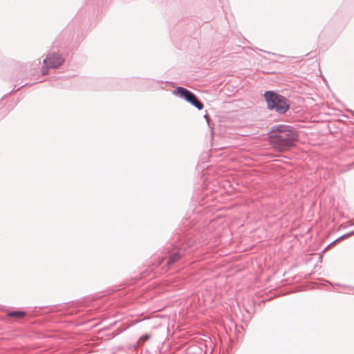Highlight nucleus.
Instances as JSON below:
<instances>
[{
    "label": "nucleus",
    "mask_w": 354,
    "mask_h": 354,
    "mask_svg": "<svg viewBox=\"0 0 354 354\" xmlns=\"http://www.w3.org/2000/svg\"><path fill=\"white\" fill-rule=\"evenodd\" d=\"M189 102L198 110H202L203 109V104L198 100L195 95L189 100Z\"/></svg>",
    "instance_id": "7"
},
{
    "label": "nucleus",
    "mask_w": 354,
    "mask_h": 354,
    "mask_svg": "<svg viewBox=\"0 0 354 354\" xmlns=\"http://www.w3.org/2000/svg\"><path fill=\"white\" fill-rule=\"evenodd\" d=\"M10 317H22L25 315V313L24 311H12L8 313Z\"/></svg>",
    "instance_id": "8"
},
{
    "label": "nucleus",
    "mask_w": 354,
    "mask_h": 354,
    "mask_svg": "<svg viewBox=\"0 0 354 354\" xmlns=\"http://www.w3.org/2000/svg\"><path fill=\"white\" fill-rule=\"evenodd\" d=\"M298 134L290 127L279 124L269 132L270 145L278 151H283L292 146L297 140Z\"/></svg>",
    "instance_id": "1"
},
{
    "label": "nucleus",
    "mask_w": 354,
    "mask_h": 354,
    "mask_svg": "<svg viewBox=\"0 0 354 354\" xmlns=\"http://www.w3.org/2000/svg\"><path fill=\"white\" fill-rule=\"evenodd\" d=\"M173 93L174 95H178L181 98L185 99L188 102L189 100L194 95L192 92L181 86L177 87Z\"/></svg>",
    "instance_id": "6"
},
{
    "label": "nucleus",
    "mask_w": 354,
    "mask_h": 354,
    "mask_svg": "<svg viewBox=\"0 0 354 354\" xmlns=\"http://www.w3.org/2000/svg\"><path fill=\"white\" fill-rule=\"evenodd\" d=\"M183 251L181 248H177L174 252H168V261L167 262V265L168 266H171L175 262L178 261L183 256Z\"/></svg>",
    "instance_id": "4"
},
{
    "label": "nucleus",
    "mask_w": 354,
    "mask_h": 354,
    "mask_svg": "<svg viewBox=\"0 0 354 354\" xmlns=\"http://www.w3.org/2000/svg\"><path fill=\"white\" fill-rule=\"evenodd\" d=\"M63 57L56 53L50 54L44 60V64H48L50 68H58L64 63Z\"/></svg>",
    "instance_id": "3"
},
{
    "label": "nucleus",
    "mask_w": 354,
    "mask_h": 354,
    "mask_svg": "<svg viewBox=\"0 0 354 354\" xmlns=\"http://www.w3.org/2000/svg\"><path fill=\"white\" fill-rule=\"evenodd\" d=\"M151 336L149 334H145L140 337L139 340L137 342V344L145 342L150 339Z\"/></svg>",
    "instance_id": "9"
},
{
    "label": "nucleus",
    "mask_w": 354,
    "mask_h": 354,
    "mask_svg": "<svg viewBox=\"0 0 354 354\" xmlns=\"http://www.w3.org/2000/svg\"><path fill=\"white\" fill-rule=\"evenodd\" d=\"M173 93L174 95H178L181 98L185 99L188 102L189 100L194 95L192 92L181 86L177 87Z\"/></svg>",
    "instance_id": "5"
},
{
    "label": "nucleus",
    "mask_w": 354,
    "mask_h": 354,
    "mask_svg": "<svg viewBox=\"0 0 354 354\" xmlns=\"http://www.w3.org/2000/svg\"><path fill=\"white\" fill-rule=\"evenodd\" d=\"M48 68H50V67L48 64H46V65L44 64V66L42 67V69H41V73L43 75H46L48 73Z\"/></svg>",
    "instance_id": "10"
},
{
    "label": "nucleus",
    "mask_w": 354,
    "mask_h": 354,
    "mask_svg": "<svg viewBox=\"0 0 354 354\" xmlns=\"http://www.w3.org/2000/svg\"><path fill=\"white\" fill-rule=\"evenodd\" d=\"M267 107L282 114L289 109L290 104L283 96L272 91H267Z\"/></svg>",
    "instance_id": "2"
},
{
    "label": "nucleus",
    "mask_w": 354,
    "mask_h": 354,
    "mask_svg": "<svg viewBox=\"0 0 354 354\" xmlns=\"http://www.w3.org/2000/svg\"><path fill=\"white\" fill-rule=\"evenodd\" d=\"M204 118L207 120V122H209V117H208V115H205Z\"/></svg>",
    "instance_id": "11"
}]
</instances>
